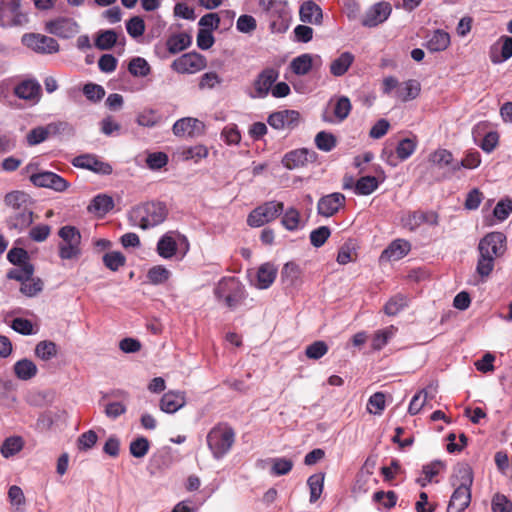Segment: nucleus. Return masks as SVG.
I'll list each match as a JSON object with an SVG mask.
<instances>
[{
    "label": "nucleus",
    "instance_id": "1",
    "mask_svg": "<svg viewBox=\"0 0 512 512\" xmlns=\"http://www.w3.org/2000/svg\"><path fill=\"white\" fill-rule=\"evenodd\" d=\"M3 203L9 209V214L5 219V224L9 230L21 233L34 222V200L25 191L13 190L6 193Z\"/></svg>",
    "mask_w": 512,
    "mask_h": 512
},
{
    "label": "nucleus",
    "instance_id": "2",
    "mask_svg": "<svg viewBox=\"0 0 512 512\" xmlns=\"http://www.w3.org/2000/svg\"><path fill=\"white\" fill-rule=\"evenodd\" d=\"M506 241V235L498 231L488 233L479 241L476 272L481 277H488L492 273L495 260L506 252Z\"/></svg>",
    "mask_w": 512,
    "mask_h": 512
},
{
    "label": "nucleus",
    "instance_id": "3",
    "mask_svg": "<svg viewBox=\"0 0 512 512\" xmlns=\"http://www.w3.org/2000/svg\"><path fill=\"white\" fill-rule=\"evenodd\" d=\"M167 215L168 209L165 203L151 201L133 207L129 213V219L133 225L146 230L162 224Z\"/></svg>",
    "mask_w": 512,
    "mask_h": 512
},
{
    "label": "nucleus",
    "instance_id": "4",
    "mask_svg": "<svg viewBox=\"0 0 512 512\" xmlns=\"http://www.w3.org/2000/svg\"><path fill=\"white\" fill-rule=\"evenodd\" d=\"M236 432L226 422H220L210 429L206 436L207 446L214 459L226 456L234 446Z\"/></svg>",
    "mask_w": 512,
    "mask_h": 512
},
{
    "label": "nucleus",
    "instance_id": "5",
    "mask_svg": "<svg viewBox=\"0 0 512 512\" xmlns=\"http://www.w3.org/2000/svg\"><path fill=\"white\" fill-rule=\"evenodd\" d=\"M214 294L217 300L224 302L229 309H235L246 297L243 285L235 277L222 278L218 282Z\"/></svg>",
    "mask_w": 512,
    "mask_h": 512
},
{
    "label": "nucleus",
    "instance_id": "6",
    "mask_svg": "<svg viewBox=\"0 0 512 512\" xmlns=\"http://www.w3.org/2000/svg\"><path fill=\"white\" fill-rule=\"evenodd\" d=\"M62 243L59 244V257L63 260L78 258L81 254V234L79 230L70 225L63 226L58 231Z\"/></svg>",
    "mask_w": 512,
    "mask_h": 512
},
{
    "label": "nucleus",
    "instance_id": "7",
    "mask_svg": "<svg viewBox=\"0 0 512 512\" xmlns=\"http://www.w3.org/2000/svg\"><path fill=\"white\" fill-rule=\"evenodd\" d=\"M283 209L284 204L282 202H266L249 213L247 217V224L250 227H261L276 219L282 213Z\"/></svg>",
    "mask_w": 512,
    "mask_h": 512
},
{
    "label": "nucleus",
    "instance_id": "8",
    "mask_svg": "<svg viewBox=\"0 0 512 512\" xmlns=\"http://www.w3.org/2000/svg\"><path fill=\"white\" fill-rule=\"evenodd\" d=\"M22 43L27 48L39 54L57 53L60 48L54 38L39 33L24 34L22 36Z\"/></svg>",
    "mask_w": 512,
    "mask_h": 512
},
{
    "label": "nucleus",
    "instance_id": "9",
    "mask_svg": "<svg viewBox=\"0 0 512 512\" xmlns=\"http://www.w3.org/2000/svg\"><path fill=\"white\" fill-rule=\"evenodd\" d=\"M171 67L181 74H193L206 67V59L199 53L190 52L175 59Z\"/></svg>",
    "mask_w": 512,
    "mask_h": 512
},
{
    "label": "nucleus",
    "instance_id": "10",
    "mask_svg": "<svg viewBox=\"0 0 512 512\" xmlns=\"http://www.w3.org/2000/svg\"><path fill=\"white\" fill-rule=\"evenodd\" d=\"M270 20V28L273 32H285L291 20V14L284 1H278L266 14Z\"/></svg>",
    "mask_w": 512,
    "mask_h": 512
},
{
    "label": "nucleus",
    "instance_id": "11",
    "mask_svg": "<svg viewBox=\"0 0 512 512\" xmlns=\"http://www.w3.org/2000/svg\"><path fill=\"white\" fill-rule=\"evenodd\" d=\"M29 179L37 187L50 188L57 192H63L69 186V183L63 177L51 171L34 173Z\"/></svg>",
    "mask_w": 512,
    "mask_h": 512
},
{
    "label": "nucleus",
    "instance_id": "12",
    "mask_svg": "<svg viewBox=\"0 0 512 512\" xmlns=\"http://www.w3.org/2000/svg\"><path fill=\"white\" fill-rule=\"evenodd\" d=\"M45 30L60 38L68 39L78 33L79 26L77 22L71 18L60 17L46 22Z\"/></svg>",
    "mask_w": 512,
    "mask_h": 512
},
{
    "label": "nucleus",
    "instance_id": "13",
    "mask_svg": "<svg viewBox=\"0 0 512 512\" xmlns=\"http://www.w3.org/2000/svg\"><path fill=\"white\" fill-rule=\"evenodd\" d=\"M268 124L277 130L285 128L294 129L300 122V113L296 110H281L273 112L268 116Z\"/></svg>",
    "mask_w": 512,
    "mask_h": 512
},
{
    "label": "nucleus",
    "instance_id": "14",
    "mask_svg": "<svg viewBox=\"0 0 512 512\" xmlns=\"http://www.w3.org/2000/svg\"><path fill=\"white\" fill-rule=\"evenodd\" d=\"M392 7L388 2H378L371 6L363 16L361 24L364 27H376L388 19Z\"/></svg>",
    "mask_w": 512,
    "mask_h": 512
},
{
    "label": "nucleus",
    "instance_id": "15",
    "mask_svg": "<svg viewBox=\"0 0 512 512\" xmlns=\"http://www.w3.org/2000/svg\"><path fill=\"white\" fill-rule=\"evenodd\" d=\"M346 197L344 194L334 192L322 196L317 203V212L323 217H332L345 206Z\"/></svg>",
    "mask_w": 512,
    "mask_h": 512
},
{
    "label": "nucleus",
    "instance_id": "16",
    "mask_svg": "<svg viewBox=\"0 0 512 512\" xmlns=\"http://www.w3.org/2000/svg\"><path fill=\"white\" fill-rule=\"evenodd\" d=\"M172 131L177 137L188 136L193 138L204 133L205 125L197 118L185 117L174 123Z\"/></svg>",
    "mask_w": 512,
    "mask_h": 512
},
{
    "label": "nucleus",
    "instance_id": "17",
    "mask_svg": "<svg viewBox=\"0 0 512 512\" xmlns=\"http://www.w3.org/2000/svg\"><path fill=\"white\" fill-rule=\"evenodd\" d=\"M279 78V71L275 68L268 67L263 69L254 80L253 87L255 90L254 97L265 98L270 93L273 84Z\"/></svg>",
    "mask_w": 512,
    "mask_h": 512
},
{
    "label": "nucleus",
    "instance_id": "18",
    "mask_svg": "<svg viewBox=\"0 0 512 512\" xmlns=\"http://www.w3.org/2000/svg\"><path fill=\"white\" fill-rule=\"evenodd\" d=\"M14 94L23 100L38 103L42 96V88L35 79H26L14 87Z\"/></svg>",
    "mask_w": 512,
    "mask_h": 512
},
{
    "label": "nucleus",
    "instance_id": "19",
    "mask_svg": "<svg viewBox=\"0 0 512 512\" xmlns=\"http://www.w3.org/2000/svg\"><path fill=\"white\" fill-rule=\"evenodd\" d=\"M72 164L75 167L88 169L102 175H109L112 173V166L109 163L103 162L96 156L90 154L75 157Z\"/></svg>",
    "mask_w": 512,
    "mask_h": 512
},
{
    "label": "nucleus",
    "instance_id": "20",
    "mask_svg": "<svg viewBox=\"0 0 512 512\" xmlns=\"http://www.w3.org/2000/svg\"><path fill=\"white\" fill-rule=\"evenodd\" d=\"M447 512H465L471 502V489L454 486Z\"/></svg>",
    "mask_w": 512,
    "mask_h": 512
},
{
    "label": "nucleus",
    "instance_id": "21",
    "mask_svg": "<svg viewBox=\"0 0 512 512\" xmlns=\"http://www.w3.org/2000/svg\"><path fill=\"white\" fill-rule=\"evenodd\" d=\"M299 16L302 22L315 25L321 24L323 19L321 7L312 0L305 1L301 4Z\"/></svg>",
    "mask_w": 512,
    "mask_h": 512
},
{
    "label": "nucleus",
    "instance_id": "22",
    "mask_svg": "<svg viewBox=\"0 0 512 512\" xmlns=\"http://www.w3.org/2000/svg\"><path fill=\"white\" fill-rule=\"evenodd\" d=\"M186 403L183 392L169 391L160 400V409L165 413H175Z\"/></svg>",
    "mask_w": 512,
    "mask_h": 512
},
{
    "label": "nucleus",
    "instance_id": "23",
    "mask_svg": "<svg viewBox=\"0 0 512 512\" xmlns=\"http://www.w3.org/2000/svg\"><path fill=\"white\" fill-rule=\"evenodd\" d=\"M276 276L277 268L275 265L269 262L264 263L257 270L255 286L258 289H267L273 284Z\"/></svg>",
    "mask_w": 512,
    "mask_h": 512
},
{
    "label": "nucleus",
    "instance_id": "24",
    "mask_svg": "<svg viewBox=\"0 0 512 512\" xmlns=\"http://www.w3.org/2000/svg\"><path fill=\"white\" fill-rule=\"evenodd\" d=\"M192 43V37L187 32L171 34L166 40V47L170 54H177L188 48Z\"/></svg>",
    "mask_w": 512,
    "mask_h": 512
},
{
    "label": "nucleus",
    "instance_id": "25",
    "mask_svg": "<svg viewBox=\"0 0 512 512\" xmlns=\"http://www.w3.org/2000/svg\"><path fill=\"white\" fill-rule=\"evenodd\" d=\"M113 207L114 201L111 196L106 194H98L92 199L87 209L90 213H94L102 217L111 211Z\"/></svg>",
    "mask_w": 512,
    "mask_h": 512
},
{
    "label": "nucleus",
    "instance_id": "26",
    "mask_svg": "<svg viewBox=\"0 0 512 512\" xmlns=\"http://www.w3.org/2000/svg\"><path fill=\"white\" fill-rule=\"evenodd\" d=\"M156 251L158 255L164 259L173 258L177 251L178 245L172 232L164 234L157 242Z\"/></svg>",
    "mask_w": 512,
    "mask_h": 512
},
{
    "label": "nucleus",
    "instance_id": "27",
    "mask_svg": "<svg viewBox=\"0 0 512 512\" xmlns=\"http://www.w3.org/2000/svg\"><path fill=\"white\" fill-rule=\"evenodd\" d=\"M453 486L471 489L473 484V471L468 464H459L451 477Z\"/></svg>",
    "mask_w": 512,
    "mask_h": 512
},
{
    "label": "nucleus",
    "instance_id": "28",
    "mask_svg": "<svg viewBox=\"0 0 512 512\" xmlns=\"http://www.w3.org/2000/svg\"><path fill=\"white\" fill-rule=\"evenodd\" d=\"M498 44L501 45L500 55L497 54V49L493 46L490 50V60L494 64L504 62L512 57V37L503 35L499 38Z\"/></svg>",
    "mask_w": 512,
    "mask_h": 512
},
{
    "label": "nucleus",
    "instance_id": "29",
    "mask_svg": "<svg viewBox=\"0 0 512 512\" xmlns=\"http://www.w3.org/2000/svg\"><path fill=\"white\" fill-rule=\"evenodd\" d=\"M421 91V85L417 80L410 79L403 82L395 92V97L402 102L417 98Z\"/></svg>",
    "mask_w": 512,
    "mask_h": 512
},
{
    "label": "nucleus",
    "instance_id": "30",
    "mask_svg": "<svg viewBox=\"0 0 512 512\" xmlns=\"http://www.w3.org/2000/svg\"><path fill=\"white\" fill-rule=\"evenodd\" d=\"M410 244L403 239L394 240L381 254V258L387 260H398L408 254Z\"/></svg>",
    "mask_w": 512,
    "mask_h": 512
},
{
    "label": "nucleus",
    "instance_id": "31",
    "mask_svg": "<svg viewBox=\"0 0 512 512\" xmlns=\"http://www.w3.org/2000/svg\"><path fill=\"white\" fill-rule=\"evenodd\" d=\"M355 60L351 52H343L330 64V73L335 77L343 76Z\"/></svg>",
    "mask_w": 512,
    "mask_h": 512
},
{
    "label": "nucleus",
    "instance_id": "32",
    "mask_svg": "<svg viewBox=\"0 0 512 512\" xmlns=\"http://www.w3.org/2000/svg\"><path fill=\"white\" fill-rule=\"evenodd\" d=\"M429 163L439 169L448 168L452 172V166L455 164L453 154L443 148H438L429 155Z\"/></svg>",
    "mask_w": 512,
    "mask_h": 512
},
{
    "label": "nucleus",
    "instance_id": "33",
    "mask_svg": "<svg viewBox=\"0 0 512 512\" xmlns=\"http://www.w3.org/2000/svg\"><path fill=\"white\" fill-rule=\"evenodd\" d=\"M450 45V35L444 30H435L427 41L426 47L430 52H441Z\"/></svg>",
    "mask_w": 512,
    "mask_h": 512
},
{
    "label": "nucleus",
    "instance_id": "34",
    "mask_svg": "<svg viewBox=\"0 0 512 512\" xmlns=\"http://www.w3.org/2000/svg\"><path fill=\"white\" fill-rule=\"evenodd\" d=\"M16 377L20 380H30L36 376L38 369L35 363L29 359H21L13 366Z\"/></svg>",
    "mask_w": 512,
    "mask_h": 512
},
{
    "label": "nucleus",
    "instance_id": "35",
    "mask_svg": "<svg viewBox=\"0 0 512 512\" xmlns=\"http://www.w3.org/2000/svg\"><path fill=\"white\" fill-rule=\"evenodd\" d=\"M378 186L379 181L375 176H362L356 181L354 192L357 195H370Z\"/></svg>",
    "mask_w": 512,
    "mask_h": 512
},
{
    "label": "nucleus",
    "instance_id": "36",
    "mask_svg": "<svg viewBox=\"0 0 512 512\" xmlns=\"http://www.w3.org/2000/svg\"><path fill=\"white\" fill-rule=\"evenodd\" d=\"M409 224L414 227H419L423 223H428L430 225L438 224V214L433 211L425 212V211H414L409 215L408 218Z\"/></svg>",
    "mask_w": 512,
    "mask_h": 512
},
{
    "label": "nucleus",
    "instance_id": "37",
    "mask_svg": "<svg viewBox=\"0 0 512 512\" xmlns=\"http://www.w3.org/2000/svg\"><path fill=\"white\" fill-rule=\"evenodd\" d=\"M313 59L310 54H302L290 63L292 72L296 75H306L312 69Z\"/></svg>",
    "mask_w": 512,
    "mask_h": 512
},
{
    "label": "nucleus",
    "instance_id": "38",
    "mask_svg": "<svg viewBox=\"0 0 512 512\" xmlns=\"http://www.w3.org/2000/svg\"><path fill=\"white\" fill-rule=\"evenodd\" d=\"M408 305V298L403 294L391 297L384 306V312L388 316H395Z\"/></svg>",
    "mask_w": 512,
    "mask_h": 512
},
{
    "label": "nucleus",
    "instance_id": "39",
    "mask_svg": "<svg viewBox=\"0 0 512 512\" xmlns=\"http://www.w3.org/2000/svg\"><path fill=\"white\" fill-rule=\"evenodd\" d=\"M136 122L140 126L151 128L162 122V116L156 110L144 109L137 115Z\"/></svg>",
    "mask_w": 512,
    "mask_h": 512
},
{
    "label": "nucleus",
    "instance_id": "40",
    "mask_svg": "<svg viewBox=\"0 0 512 512\" xmlns=\"http://www.w3.org/2000/svg\"><path fill=\"white\" fill-rule=\"evenodd\" d=\"M324 477V474L318 473L313 474L308 478L307 484L310 489L309 501L311 503H315L320 498L324 486Z\"/></svg>",
    "mask_w": 512,
    "mask_h": 512
},
{
    "label": "nucleus",
    "instance_id": "41",
    "mask_svg": "<svg viewBox=\"0 0 512 512\" xmlns=\"http://www.w3.org/2000/svg\"><path fill=\"white\" fill-rule=\"evenodd\" d=\"M117 33L110 29L100 31L95 39V46L100 50H110L117 42Z\"/></svg>",
    "mask_w": 512,
    "mask_h": 512
},
{
    "label": "nucleus",
    "instance_id": "42",
    "mask_svg": "<svg viewBox=\"0 0 512 512\" xmlns=\"http://www.w3.org/2000/svg\"><path fill=\"white\" fill-rule=\"evenodd\" d=\"M481 163V155L478 151H468L460 162H455L452 166V172L460 170L462 167L466 169H475Z\"/></svg>",
    "mask_w": 512,
    "mask_h": 512
},
{
    "label": "nucleus",
    "instance_id": "43",
    "mask_svg": "<svg viewBox=\"0 0 512 512\" xmlns=\"http://www.w3.org/2000/svg\"><path fill=\"white\" fill-rule=\"evenodd\" d=\"M417 148V139L414 138H404L399 141L396 147V154L398 159L404 161L408 159Z\"/></svg>",
    "mask_w": 512,
    "mask_h": 512
},
{
    "label": "nucleus",
    "instance_id": "44",
    "mask_svg": "<svg viewBox=\"0 0 512 512\" xmlns=\"http://www.w3.org/2000/svg\"><path fill=\"white\" fill-rule=\"evenodd\" d=\"M171 276V272L163 265H155L147 272V279L153 285L165 283Z\"/></svg>",
    "mask_w": 512,
    "mask_h": 512
},
{
    "label": "nucleus",
    "instance_id": "45",
    "mask_svg": "<svg viewBox=\"0 0 512 512\" xmlns=\"http://www.w3.org/2000/svg\"><path fill=\"white\" fill-rule=\"evenodd\" d=\"M128 71L134 77H146L150 74L151 67L144 58L135 57L129 62Z\"/></svg>",
    "mask_w": 512,
    "mask_h": 512
},
{
    "label": "nucleus",
    "instance_id": "46",
    "mask_svg": "<svg viewBox=\"0 0 512 512\" xmlns=\"http://www.w3.org/2000/svg\"><path fill=\"white\" fill-rule=\"evenodd\" d=\"M35 355L48 361L57 355V345L48 340L40 341L35 347Z\"/></svg>",
    "mask_w": 512,
    "mask_h": 512
},
{
    "label": "nucleus",
    "instance_id": "47",
    "mask_svg": "<svg viewBox=\"0 0 512 512\" xmlns=\"http://www.w3.org/2000/svg\"><path fill=\"white\" fill-rule=\"evenodd\" d=\"M336 144V137L332 133L320 131L315 137V145L321 151L329 152L336 147Z\"/></svg>",
    "mask_w": 512,
    "mask_h": 512
},
{
    "label": "nucleus",
    "instance_id": "48",
    "mask_svg": "<svg viewBox=\"0 0 512 512\" xmlns=\"http://www.w3.org/2000/svg\"><path fill=\"white\" fill-rule=\"evenodd\" d=\"M22 448L23 440L21 437H9L3 442L1 446V453L5 458H9L21 451Z\"/></svg>",
    "mask_w": 512,
    "mask_h": 512
},
{
    "label": "nucleus",
    "instance_id": "49",
    "mask_svg": "<svg viewBox=\"0 0 512 512\" xmlns=\"http://www.w3.org/2000/svg\"><path fill=\"white\" fill-rule=\"evenodd\" d=\"M181 156L186 161L193 160L197 163L208 156V149L206 146L201 144L187 147L182 150Z\"/></svg>",
    "mask_w": 512,
    "mask_h": 512
},
{
    "label": "nucleus",
    "instance_id": "50",
    "mask_svg": "<svg viewBox=\"0 0 512 512\" xmlns=\"http://www.w3.org/2000/svg\"><path fill=\"white\" fill-rule=\"evenodd\" d=\"M34 274V266L31 263H24L19 268L11 269L7 273L9 279L20 281L21 284L26 280H29Z\"/></svg>",
    "mask_w": 512,
    "mask_h": 512
},
{
    "label": "nucleus",
    "instance_id": "51",
    "mask_svg": "<svg viewBox=\"0 0 512 512\" xmlns=\"http://www.w3.org/2000/svg\"><path fill=\"white\" fill-rule=\"evenodd\" d=\"M150 443L145 437H137L129 446L130 453L135 458H143L149 451Z\"/></svg>",
    "mask_w": 512,
    "mask_h": 512
},
{
    "label": "nucleus",
    "instance_id": "52",
    "mask_svg": "<svg viewBox=\"0 0 512 512\" xmlns=\"http://www.w3.org/2000/svg\"><path fill=\"white\" fill-rule=\"evenodd\" d=\"M43 290V281L40 278L31 276L21 284L20 291L27 297H34Z\"/></svg>",
    "mask_w": 512,
    "mask_h": 512
},
{
    "label": "nucleus",
    "instance_id": "53",
    "mask_svg": "<svg viewBox=\"0 0 512 512\" xmlns=\"http://www.w3.org/2000/svg\"><path fill=\"white\" fill-rule=\"evenodd\" d=\"M306 161L305 150H294L287 153L283 158V164L288 169H294L304 164Z\"/></svg>",
    "mask_w": 512,
    "mask_h": 512
},
{
    "label": "nucleus",
    "instance_id": "54",
    "mask_svg": "<svg viewBox=\"0 0 512 512\" xmlns=\"http://www.w3.org/2000/svg\"><path fill=\"white\" fill-rule=\"evenodd\" d=\"M126 258L121 252L113 251L104 254L103 263L111 271H117L120 267L124 266Z\"/></svg>",
    "mask_w": 512,
    "mask_h": 512
},
{
    "label": "nucleus",
    "instance_id": "55",
    "mask_svg": "<svg viewBox=\"0 0 512 512\" xmlns=\"http://www.w3.org/2000/svg\"><path fill=\"white\" fill-rule=\"evenodd\" d=\"M328 350V345L324 341L318 340L306 347L305 355L309 359L318 360L322 358Z\"/></svg>",
    "mask_w": 512,
    "mask_h": 512
},
{
    "label": "nucleus",
    "instance_id": "56",
    "mask_svg": "<svg viewBox=\"0 0 512 512\" xmlns=\"http://www.w3.org/2000/svg\"><path fill=\"white\" fill-rule=\"evenodd\" d=\"M357 253L355 247L351 241L345 242L339 249L337 255V262L341 265H345L356 259Z\"/></svg>",
    "mask_w": 512,
    "mask_h": 512
},
{
    "label": "nucleus",
    "instance_id": "57",
    "mask_svg": "<svg viewBox=\"0 0 512 512\" xmlns=\"http://www.w3.org/2000/svg\"><path fill=\"white\" fill-rule=\"evenodd\" d=\"M397 494L394 491H377L373 494V501L382 504L386 509L393 508L397 503Z\"/></svg>",
    "mask_w": 512,
    "mask_h": 512
},
{
    "label": "nucleus",
    "instance_id": "58",
    "mask_svg": "<svg viewBox=\"0 0 512 512\" xmlns=\"http://www.w3.org/2000/svg\"><path fill=\"white\" fill-rule=\"evenodd\" d=\"M352 109L351 102L348 97L341 96L337 99L334 107V115L339 121L345 120Z\"/></svg>",
    "mask_w": 512,
    "mask_h": 512
},
{
    "label": "nucleus",
    "instance_id": "59",
    "mask_svg": "<svg viewBox=\"0 0 512 512\" xmlns=\"http://www.w3.org/2000/svg\"><path fill=\"white\" fill-rule=\"evenodd\" d=\"M281 222L287 230H296L299 227L300 223L299 211L293 207L287 209L282 217Z\"/></svg>",
    "mask_w": 512,
    "mask_h": 512
},
{
    "label": "nucleus",
    "instance_id": "60",
    "mask_svg": "<svg viewBox=\"0 0 512 512\" xmlns=\"http://www.w3.org/2000/svg\"><path fill=\"white\" fill-rule=\"evenodd\" d=\"M83 94L91 102H99L105 96V90L101 85L87 83L83 86Z\"/></svg>",
    "mask_w": 512,
    "mask_h": 512
},
{
    "label": "nucleus",
    "instance_id": "61",
    "mask_svg": "<svg viewBox=\"0 0 512 512\" xmlns=\"http://www.w3.org/2000/svg\"><path fill=\"white\" fill-rule=\"evenodd\" d=\"M331 231L327 226H320L317 229H314L310 233V242L311 244L319 248L324 245L327 239L330 237Z\"/></svg>",
    "mask_w": 512,
    "mask_h": 512
},
{
    "label": "nucleus",
    "instance_id": "62",
    "mask_svg": "<svg viewBox=\"0 0 512 512\" xmlns=\"http://www.w3.org/2000/svg\"><path fill=\"white\" fill-rule=\"evenodd\" d=\"M10 327L22 335H32L35 333L33 323L26 318L18 317L13 319Z\"/></svg>",
    "mask_w": 512,
    "mask_h": 512
},
{
    "label": "nucleus",
    "instance_id": "63",
    "mask_svg": "<svg viewBox=\"0 0 512 512\" xmlns=\"http://www.w3.org/2000/svg\"><path fill=\"white\" fill-rule=\"evenodd\" d=\"M512 213V200L510 198H505L500 200L494 210L493 215L499 220H506L509 215Z\"/></svg>",
    "mask_w": 512,
    "mask_h": 512
},
{
    "label": "nucleus",
    "instance_id": "64",
    "mask_svg": "<svg viewBox=\"0 0 512 512\" xmlns=\"http://www.w3.org/2000/svg\"><path fill=\"white\" fill-rule=\"evenodd\" d=\"M492 512H512V501L503 494H495L492 499Z\"/></svg>",
    "mask_w": 512,
    "mask_h": 512
}]
</instances>
